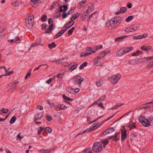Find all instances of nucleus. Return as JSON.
<instances>
[{
    "mask_svg": "<svg viewBox=\"0 0 153 153\" xmlns=\"http://www.w3.org/2000/svg\"><path fill=\"white\" fill-rule=\"evenodd\" d=\"M43 116V115L41 114H37L35 116L34 118V122H36V121L37 120L40 119Z\"/></svg>",
    "mask_w": 153,
    "mask_h": 153,
    "instance_id": "22",
    "label": "nucleus"
},
{
    "mask_svg": "<svg viewBox=\"0 0 153 153\" xmlns=\"http://www.w3.org/2000/svg\"><path fill=\"white\" fill-rule=\"evenodd\" d=\"M46 119L47 121H51L52 120V118L51 116L48 115L46 117Z\"/></svg>",
    "mask_w": 153,
    "mask_h": 153,
    "instance_id": "53",
    "label": "nucleus"
},
{
    "mask_svg": "<svg viewBox=\"0 0 153 153\" xmlns=\"http://www.w3.org/2000/svg\"><path fill=\"white\" fill-rule=\"evenodd\" d=\"M34 18V16L32 14L30 13L27 16L26 19V21H34L33 19Z\"/></svg>",
    "mask_w": 153,
    "mask_h": 153,
    "instance_id": "20",
    "label": "nucleus"
},
{
    "mask_svg": "<svg viewBox=\"0 0 153 153\" xmlns=\"http://www.w3.org/2000/svg\"><path fill=\"white\" fill-rule=\"evenodd\" d=\"M114 131V129L113 127H111L106 129L103 133L101 134L102 136H103L108 134L110 133H111Z\"/></svg>",
    "mask_w": 153,
    "mask_h": 153,
    "instance_id": "14",
    "label": "nucleus"
},
{
    "mask_svg": "<svg viewBox=\"0 0 153 153\" xmlns=\"http://www.w3.org/2000/svg\"><path fill=\"white\" fill-rule=\"evenodd\" d=\"M128 36H124L117 37L115 38V41L116 42H121L124 39L128 37Z\"/></svg>",
    "mask_w": 153,
    "mask_h": 153,
    "instance_id": "19",
    "label": "nucleus"
},
{
    "mask_svg": "<svg viewBox=\"0 0 153 153\" xmlns=\"http://www.w3.org/2000/svg\"><path fill=\"white\" fill-rule=\"evenodd\" d=\"M54 108L55 110L57 111L60 110V104H59L54 106Z\"/></svg>",
    "mask_w": 153,
    "mask_h": 153,
    "instance_id": "42",
    "label": "nucleus"
},
{
    "mask_svg": "<svg viewBox=\"0 0 153 153\" xmlns=\"http://www.w3.org/2000/svg\"><path fill=\"white\" fill-rule=\"evenodd\" d=\"M128 127L130 128V130L136 128V126L134 123H131L128 125Z\"/></svg>",
    "mask_w": 153,
    "mask_h": 153,
    "instance_id": "26",
    "label": "nucleus"
},
{
    "mask_svg": "<svg viewBox=\"0 0 153 153\" xmlns=\"http://www.w3.org/2000/svg\"><path fill=\"white\" fill-rule=\"evenodd\" d=\"M147 119L148 121L150 123L153 121V116H150L148 117Z\"/></svg>",
    "mask_w": 153,
    "mask_h": 153,
    "instance_id": "47",
    "label": "nucleus"
},
{
    "mask_svg": "<svg viewBox=\"0 0 153 153\" xmlns=\"http://www.w3.org/2000/svg\"><path fill=\"white\" fill-rule=\"evenodd\" d=\"M113 140L114 141H117L120 139V133H116L114 136Z\"/></svg>",
    "mask_w": 153,
    "mask_h": 153,
    "instance_id": "24",
    "label": "nucleus"
},
{
    "mask_svg": "<svg viewBox=\"0 0 153 153\" xmlns=\"http://www.w3.org/2000/svg\"><path fill=\"white\" fill-rule=\"evenodd\" d=\"M60 110H66L67 108V107L63 104H60Z\"/></svg>",
    "mask_w": 153,
    "mask_h": 153,
    "instance_id": "41",
    "label": "nucleus"
},
{
    "mask_svg": "<svg viewBox=\"0 0 153 153\" xmlns=\"http://www.w3.org/2000/svg\"><path fill=\"white\" fill-rule=\"evenodd\" d=\"M31 73V71H28L27 75L25 77V79H27L28 78H29L30 76V74Z\"/></svg>",
    "mask_w": 153,
    "mask_h": 153,
    "instance_id": "48",
    "label": "nucleus"
},
{
    "mask_svg": "<svg viewBox=\"0 0 153 153\" xmlns=\"http://www.w3.org/2000/svg\"><path fill=\"white\" fill-rule=\"evenodd\" d=\"M127 10V7H122L120 9V11L121 13H124L126 12Z\"/></svg>",
    "mask_w": 153,
    "mask_h": 153,
    "instance_id": "32",
    "label": "nucleus"
},
{
    "mask_svg": "<svg viewBox=\"0 0 153 153\" xmlns=\"http://www.w3.org/2000/svg\"><path fill=\"white\" fill-rule=\"evenodd\" d=\"M86 2V0H82L80 1L77 5V8L78 9L81 8L85 5Z\"/></svg>",
    "mask_w": 153,
    "mask_h": 153,
    "instance_id": "18",
    "label": "nucleus"
},
{
    "mask_svg": "<svg viewBox=\"0 0 153 153\" xmlns=\"http://www.w3.org/2000/svg\"><path fill=\"white\" fill-rule=\"evenodd\" d=\"M14 73V71H11L8 73H7L4 74V76H9Z\"/></svg>",
    "mask_w": 153,
    "mask_h": 153,
    "instance_id": "52",
    "label": "nucleus"
},
{
    "mask_svg": "<svg viewBox=\"0 0 153 153\" xmlns=\"http://www.w3.org/2000/svg\"><path fill=\"white\" fill-rule=\"evenodd\" d=\"M104 63V61H101L100 62H99L98 63H97L96 65L97 66H102Z\"/></svg>",
    "mask_w": 153,
    "mask_h": 153,
    "instance_id": "51",
    "label": "nucleus"
},
{
    "mask_svg": "<svg viewBox=\"0 0 153 153\" xmlns=\"http://www.w3.org/2000/svg\"><path fill=\"white\" fill-rule=\"evenodd\" d=\"M17 138L18 140H20L22 139V137L20 136V134H19L17 136Z\"/></svg>",
    "mask_w": 153,
    "mask_h": 153,
    "instance_id": "63",
    "label": "nucleus"
},
{
    "mask_svg": "<svg viewBox=\"0 0 153 153\" xmlns=\"http://www.w3.org/2000/svg\"><path fill=\"white\" fill-rule=\"evenodd\" d=\"M121 77V74H118L116 75H114L109 77L108 79L112 84H115L119 81Z\"/></svg>",
    "mask_w": 153,
    "mask_h": 153,
    "instance_id": "5",
    "label": "nucleus"
},
{
    "mask_svg": "<svg viewBox=\"0 0 153 153\" xmlns=\"http://www.w3.org/2000/svg\"><path fill=\"white\" fill-rule=\"evenodd\" d=\"M143 53V52L141 51H138L136 52L133 53L131 54V56H139L140 54H142Z\"/></svg>",
    "mask_w": 153,
    "mask_h": 153,
    "instance_id": "27",
    "label": "nucleus"
},
{
    "mask_svg": "<svg viewBox=\"0 0 153 153\" xmlns=\"http://www.w3.org/2000/svg\"><path fill=\"white\" fill-rule=\"evenodd\" d=\"M48 65L47 64H42V65H40L37 68H35L34 70V71H36V70H38L39 69V68H40V67H41L42 65Z\"/></svg>",
    "mask_w": 153,
    "mask_h": 153,
    "instance_id": "54",
    "label": "nucleus"
},
{
    "mask_svg": "<svg viewBox=\"0 0 153 153\" xmlns=\"http://www.w3.org/2000/svg\"><path fill=\"white\" fill-rule=\"evenodd\" d=\"M10 68H8V70H7L6 69V68L4 67L3 66L0 68V69H4V72L6 73L10 69Z\"/></svg>",
    "mask_w": 153,
    "mask_h": 153,
    "instance_id": "60",
    "label": "nucleus"
},
{
    "mask_svg": "<svg viewBox=\"0 0 153 153\" xmlns=\"http://www.w3.org/2000/svg\"><path fill=\"white\" fill-rule=\"evenodd\" d=\"M127 131L125 128L121 130V140L123 142L127 138Z\"/></svg>",
    "mask_w": 153,
    "mask_h": 153,
    "instance_id": "11",
    "label": "nucleus"
},
{
    "mask_svg": "<svg viewBox=\"0 0 153 153\" xmlns=\"http://www.w3.org/2000/svg\"><path fill=\"white\" fill-rule=\"evenodd\" d=\"M91 54V53H88V52H82L81 53V54L80 55V57H85L86 56L89 55Z\"/></svg>",
    "mask_w": 153,
    "mask_h": 153,
    "instance_id": "29",
    "label": "nucleus"
},
{
    "mask_svg": "<svg viewBox=\"0 0 153 153\" xmlns=\"http://www.w3.org/2000/svg\"><path fill=\"white\" fill-rule=\"evenodd\" d=\"M133 48L132 47H124L117 51L116 52V54L119 56H121L132 50Z\"/></svg>",
    "mask_w": 153,
    "mask_h": 153,
    "instance_id": "2",
    "label": "nucleus"
},
{
    "mask_svg": "<svg viewBox=\"0 0 153 153\" xmlns=\"http://www.w3.org/2000/svg\"><path fill=\"white\" fill-rule=\"evenodd\" d=\"M133 17L132 16H129L126 19V21L127 22H129L133 19Z\"/></svg>",
    "mask_w": 153,
    "mask_h": 153,
    "instance_id": "33",
    "label": "nucleus"
},
{
    "mask_svg": "<svg viewBox=\"0 0 153 153\" xmlns=\"http://www.w3.org/2000/svg\"><path fill=\"white\" fill-rule=\"evenodd\" d=\"M100 59H99V58H98V56H97V57L95 58L94 60V63L95 65H97V63L99 62V61Z\"/></svg>",
    "mask_w": 153,
    "mask_h": 153,
    "instance_id": "36",
    "label": "nucleus"
},
{
    "mask_svg": "<svg viewBox=\"0 0 153 153\" xmlns=\"http://www.w3.org/2000/svg\"><path fill=\"white\" fill-rule=\"evenodd\" d=\"M151 65H152L150 63V64H148L147 65V66H146L147 68L148 69H150L152 68H153L152 67V66Z\"/></svg>",
    "mask_w": 153,
    "mask_h": 153,
    "instance_id": "61",
    "label": "nucleus"
},
{
    "mask_svg": "<svg viewBox=\"0 0 153 153\" xmlns=\"http://www.w3.org/2000/svg\"><path fill=\"white\" fill-rule=\"evenodd\" d=\"M57 78H62L63 77L62 74L60 73H59L56 75L55 76Z\"/></svg>",
    "mask_w": 153,
    "mask_h": 153,
    "instance_id": "55",
    "label": "nucleus"
},
{
    "mask_svg": "<svg viewBox=\"0 0 153 153\" xmlns=\"http://www.w3.org/2000/svg\"><path fill=\"white\" fill-rule=\"evenodd\" d=\"M0 111L3 113H7L9 111L8 109H5L4 108H2L0 109Z\"/></svg>",
    "mask_w": 153,
    "mask_h": 153,
    "instance_id": "39",
    "label": "nucleus"
},
{
    "mask_svg": "<svg viewBox=\"0 0 153 153\" xmlns=\"http://www.w3.org/2000/svg\"><path fill=\"white\" fill-rule=\"evenodd\" d=\"M94 6L93 4L91 3H88L84 7V9L86 13L89 14L94 9Z\"/></svg>",
    "mask_w": 153,
    "mask_h": 153,
    "instance_id": "9",
    "label": "nucleus"
},
{
    "mask_svg": "<svg viewBox=\"0 0 153 153\" xmlns=\"http://www.w3.org/2000/svg\"><path fill=\"white\" fill-rule=\"evenodd\" d=\"M139 121L143 126L146 127H148L150 125V123L143 116L139 117Z\"/></svg>",
    "mask_w": 153,
    "mask_h": 153,
    "instance_id": "6",
    "label": "nucleus"
},
{
    "mask_svg": "<svg viewBox=\"0 0 153 153\" xmlns=\"http://www.w3.org/2000/svg\"><path fill=\"white\" fill-rule=\"evenodd\" d=\"M139 27V25L136 24L126 28L124 30L126 32H131L137 30Z\"/></svg>",
    "mask_w": 153,
    "mask_h": 153,
    "instance_id": "7",
    "label": "nucleus"
},
{
    "mask_svg": "<svg viewBox=\"0 0 153 153\" xmlns=\"http://www.w3.org/2000/svg\"><path fill=\"white\" fill-rule=\"evenodd\" d=\"M63 99L65 100H69L70 101H72L73 99H71L70 98L66 96L65 95H63L62 96Z\"/></svg>",
    "mask_w": 153,
    "mask_h": 153,
    "instance_id": "37",
    "label": "nucleus"
},
{
    "mask_svg": "<svg viewBox=\"0 0 153 153\" xmlns=\"http://www.w3.org/2000/svg\"><path fill=\"white\" fill-rule=\"evenodd\" d=\"M30 4L33 7H35L37 6L39 3L41 2V0H31Z\"/></svg>",
    "mask_w": 153,
    "mask_h": 153,
    "instance_id": "16",
    "label": "nucleus"
},
{
    "mask_svg": "<svg viewBox=\"0 0 153 153\" xmlns=\"http://www.w3.org/2000/svg\"><path fill=\"white\" fill-rule=\"evenodd\" d=\"M41 40L40 38L37 39L35 42L33 43L31 45L30 48L29 49L30 50L31 48L37 46L40 44Z\"/></svg>",
    "mask_w": 153,
    "mask_h": 153,
    "instance_id": "15",
    "label": "nucleus"
},
{
    "mask_svg": "<svg viewBox=\"0 0 153 153\" xmlns=\"http://www.w3.org/2000/svg\"><path fill=\"white\" fill-rule=\"evenodd\" d=\"M91 131V130H90L89 129H86V130L84 131L83 132H79L78 134H77V135L76 136V137H77V136H78L79 135L82 134H83L84 133H85L86 132V131Z\"/></svg>",
    "mask_w": 153,
    "mask_h": 153,
    "instance_id": "50",
    "label": "nucleus"
},
{
    "mask_svg": "<svg viewBox=\"0 0 153 153\" xmlns=\"http://www.w3.org/2000/svg\"><path fill=\"white\" fill-rule=\"evenodd\" d=\"M83 78L79 76H76L72 79V82L74 84H77L80 87L81 85V83L83 81Z\"/></svg>",
    "mask_w": 153,
    "mask_h": 153,
    "instance_id": "3",
    "label": "nucleus"
},
{
    "mask_svg": "<svg viewBox=\"0 0 153 153\" xmlns=\"http://www.w3.org/2000/svg\"><path fill=\"white\" fill-rule=\"evenodd\" d=\"M122 105H123V104H118L117 105H115L114 107H111V108H110V110L115 109L117 108H118L119 107L122 106Z\"/></svg>",
    "mask_w": 153,
    "mask_h": 153,
    "instance_id": "40",
    "label": "nucleus"
},
{
    "mask_svg": "<svg viewBox=\"0 0 153 153\" xmlns=\"http://www.w3.org/2000/svg\"><path fill=\"white\" fill-rule=\"evenodd\" d=\"M83 153H93L90 149H88L85 150Z\"/></svg>",
    "mask_w": 153,
    "mask_h": 153,
    "instance_id": "45",
    "label": "nucleus"
},
{
    "mask_svg": "<svg viewBox=\"0 0 153 153\" xmlns=\"http://www.w3.org/2000/svg\"><path fill=\"white\" fill-rule=\"evenodd\" d=\"M47 19V16L45 15H44L41 17V20L42 22H45Z\"/></svg>",
    "mask_w": 153,
    "mask_h": 153,
    "instance_id": "46",
    "label": "nucleus"
},
{
    "mask_svg": "<svg viewBox=\"0 0 153 153\" xmlns=\"http://www.w3.org/2000/svg\"><path fill=\"white\" fill-rule=\"evenodd\" d=\"M79 16V14L78 13H76L74 14L71 17V20L73 21L76 18H78Z\"/></svg>",
    "mask_w": 153,
    "mask_h": 153,
    "instance_id": "28",
    "label": "nucleus"
},
{
    "mask_svg": "<svg viewBox=\"0 0 153 153\" xmlns=\"http://www.w3.org/2000/svg\"><path fill=\"white\" fill-rule=\"evenodd\" d=\"M68 91L71 94H74V89L69 88L68 89Z\"/></svg>",
    "mask_w": 153,
    "mask_h": 153,
    "instance_id": "49",
    "label": "nucleus"
},
{
    "mask_svg": "<svg viewBox=\"0 0 153 153\" xmlns=\"http://www.w3.org/2000/svg\"><path fill=\"white\" fill-rule=\"evenodd\" d=\"M19 82L16 81L11 83L9 85V90H14L17 88V86L19 84Z\"/></svg>",
    "mask_w": 153,
    "mask_h": 153,
    "instance_id": "10",
    "label": "nucleus"
},
{
    "mask_svg": "<svg viewBox=\"0 0 153 153\" xmlns=\"http://www.w3.org/2000/svg\"><path fill=\"white\" fill-rule=\"evenodd\" d=\"M45 131L46 132L51 133L52 132V129L49 127H47L45 129Z\"/></svg>",
    "mask_w": 153,
    "mask_h": 153,
    "instance_id": "44",
    "label": "nucleus"
},
{
    "mask_svg": "<svg viewBox=\"0 0 153 153\" xmlns=\"http://www.w3.org/2000/svg\"><path fill=\"white\" fill-rule=\"evenodd\" d=\"M122 21L121 17L119 16H115L106 23L108 27L111 29H114L118 26Z\"/></svg>",
    "mask_w": 153,
    "mask_h": 153,
    "instance_id": "1",
    "label": "nucleus"
},
{
    "mask_svg": "<svg viewBox=\"0 0 153 153\" xmlns=\"http://www.w3.org/2000/svg\"><path fill=\"white\" fill-rule=\"evenodd\" d=\"M99 127V126H97V125L96 123H94L93 125L92 126L93 129L92 130L94 129H97Z\"/></svg>",
    "mask_w": 153,
    "mask_h": 153,
    "instance_id": "59",
    "label": "nucleus"
},
{
    "mask_svg": "<svg viewBox=\"0 0 153 153\" xmlns=\"http://www.w3.org/2000/svg\"><path fill=\"white\" fill-rule=\"evenodd\" d=\"M56 45L54 42H52L51 44H49L48 45V47L49 48H55L56 47Z\"/></svg>",
    "mask_w": 153,
    "mask_h": 153,
    "instance_id": "31",
    "label": "nucleus"
},
{
    "mask_svg": "<svg viewBox=\"0 0 153 153\" xmlns=\"http://www.w3.org/2000/svg\"><path fill=\"white\" fill-rule=\"evenodd\" d=\"M102 143L99 142L95 143L93 147V151L96 152H100L102 149Z\"/></svg>",
    "mask_w": 153,
    "mask_h": 153,
    "instance_id": "4",
    "label": "nucleus"
},
{
    "mask_svg": "<svg viewBox=\"0 0 153 153\" xmlns=\"http://www.w3.org/2000/svg\"><path fill=\"white\" fill-rule=\"evenodd\" d=\"M68 15L66 13H64L62 15V18L64 19L65 18L67 17Z\"/></svg>",
    "mask_w": 153,
    "mask_h": 153,
    "instance_id": "62",
    "label": "nucleus"
},
{
    "mask_svg": "<svg viewBox=\"0 0 153 153\" xmlns=\"http://www.w3.org/2000/svg\"><path fill=\"white\" fill-rule=\"evenodd\" d=\"M111 52L110 50L104 51L101 52L97 56L98 58L99 59H102L107 54Z\"/></svg>",
    "mask_w": 153,
    "mask_h": 153,
    "instance_id": "13",
    "label": "nucleus"
},
{
    "mask_svg": "<svg viewBox=\"0 0 153 153\" xmlns=\"http://www.w3.org/2000/svg\"><path fill=\"white\" fill-rule=\"evenodd\" d=\"M102 83V81L101 80H97L96 82V85L98 87L100 86Z\"/></svg>",
    "mask_w": 153,
    "mask_h": 153,
    "instance_id": "34",
    "label": "nucleus"
},
{
    "mask_svg": "<svg viewBox=\"0 0 153 153\" xmlns=\"http://www.w3.org/2000/svg\"><path fill=\"white\" fill-rule=\"evenodd\" d=\"M53 25L51 24L49 26V27L48 28L47 30L46 31H45V33H49L51 32L52 30L53 29Z\"/></svg>",
    "mask_w": 153,
    "mask_h": 153,
    "instance_id": "30",
    "label": "nucleus"
},
{
    "mask_svg": "<svg viewBox=\"0 0 153 153\" xmlns=\"http://www.w3.org/2000/svg\"><path fill=\"white\" fill-rule=\"evenodd\" d=\"M98 105L100 107L102 108H104V106H103V103H102L101 102L99 103L98 104Z\"/></svg>",
    "mask_w": 153,
    "mask_h": 153,
    "instance_id": "64",
    "label": "nucleus"
},
{
    "mask_svg": "<svg viewBox=\"0 0 153 153\" xmlns=\"http://www.w3.org/2000/svg\"><path fill=\"white\" fill-rule=\"evenodd\" d=\"M74 24V22L72 20L70 21L65 25V28H69L72 26Z\"/></svg>",
    "mask_w": 153,
    "mask_h": 153,
    "instance_id": "25",
    "label": "nucleus"
},
{
    "mask_svg": "<svg viewBox=\"0 0 153 153\" xmlns=\"http://www.w3.org/2000/svg\"><path fill=\"white\" fill-rule=\"evenodd\" d=\"M102 142L104 146H105L107 144L109 143V141L108 140H105L104 141H102Z\"/></svg>",
    "mask_w": 153,
    "mask_h": 153,
    "instance_id": "56",
    "label": "nucleus"
},
{
    "mask_svg": "<svg viewBox=\"0 0 153 153\" xmlns=\"http://www.w3.org/2000/svg\"><path fill=\"white\" fill-rule=\"evenodd\" d=\"M34 23V21H26V23L27 27L29 28H31L32 27Z\"/></svg>",
    "mask_w": 153,
    "mask_h": 153,
    "instance_id": "23",
    "label": "nucleus"
},
{
    "mask_svg": "<svg viewBox=\"0 0 153 153\" xmlns=\"http://www.w3.org/2000/svg\"><path fill=\"white\" fill-rule=\"evenodd\" d=\"M141 49L143 51H144L147 52L149 51H153V49L152 47L151 46L149 45L147 46L145 45H143L141 47Z\"/></svg>",
    "mask_w": 153,
    "mask_h": 153,
    "instance_id": "12",
    "label": "nucleus"
},
{
    "mask_svg": "<svg viewBox=\"0 0 153 153\" xmlns=\"http://www.w3.org/2000/svg\"><path fill=\"white\" fill-rule=\"evenodd\" d=\"M71 67L69 68V70L71 72L76 68L77 65L76 63H71L70 64Z\"/></svg>",
    "mask_w": 153,
    "mask_h": 153,
    "instance_id": "17",
    "label": "nucleus"
},
{
    "mask_svg": "<svg viewBox=\"0 0 153 153\" xmlns=\"http://www.w3.org/2000/svg\"><path fill=\"white\" fill-rule=\"evenodd\" d=\"M67 30V29H65V30H62L61 31L57 33L54 36V39H56L58 38L63 34Z\"/></svg>",
    "mask_w": 153,
    "mask_h": 153,
    "instance_id": "21",
    "label": "nucleus"
},
{
    "mask_svg": "<svg viewBox=\"0 0 153 153\" xmlns=\"http://www.w3.org/2000/svg\"><path fill=\"white\" fill-rule=\"evenodd\" d=\"M145 60H149L153 59V56H151L149 57H146L144 58Z\"/></svg>",
    "mask_w": 153,
    "mask_h": 153,
    "instance_id": "57",
    "label": "nucleus"
},
{
    "mask_svg": "<svg viewBox=\"0 0 153 153\" xmlns=\"http://www.w3.org/2000/svg\"><path fill=\"white\" fill-rule=\"evenodd\" d=\"M16 117L13 116L11 118L10 121V123L12 124L14 123L15 121H16Z\"/></svg>",
    "mask_w": 153,
    "mask_h": 153,
    "instance_id": "35",
    "label": "nucleus"
},
{
    "mask_svg": "<svg viewBox=\"0 0 153 153\" xmlns=\"http://www.w3.org/2000/svg\"><path fill=\"white\" fill-rule=\"evenodd\" d=\"M103 48V46L101 45L100 46H95L93 48L91 47H87L86 49V50L88 51L89 52L88 53H91L92 54L96 52V51L100 49H102Z\"/></svg>",
    "mask_w": 153,
    "mask_h": 153,
    "instance_id": "8",
    "label": "nucleus"
},
{
    "mask_svg": "<svg viewBox=\"0 0 153 153\" xmlns=\"http://www.w3.org/2000/svg\"><path fill=\"white\" fill-rule=\"evenodd\" d=\"M62 7H63L64 8L63 10L65 12L68 10V9L67 5H64L62 6Z\"/></svg>",
    "mask_w": 153,
    "mask_h": 153,
    "instance_id": "58",
    "label": "nucleus"
},
{
    "mask_svg": "<svg viewBox=\"0 0 153 153\" xmlns=\"http://www.w3.org/2000/svg\"><path fill=\"white\" fill-rule=\"evenodd\" d=\"M148 36V34L147 33H145L141 35H139V39H142L143 38H144Z\"/></svg>",
    "mask_w": 153,
    "mask_h": 153,
    "instance_id": "38",
    "label": "nucleus"
},
{
    "mask_svg": "<svg viewBox=\"0 0 153 153\" xmlns=\"http://www.w3.org/2000/svg\"><path fill=\"white\" fill-rule=\"evenodd\" d=\"M45 129V128L44 127L41 126L39 127V128L38 130V134H40L41 133L42 131L43 130Z\"/></svg>",
    "mask_w": 153,
    "mask_h": 153,
    "instance_id": "43",
    "label": "nucleus"
}]
</instances>
